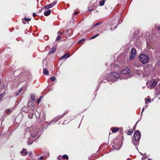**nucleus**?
Listing matches in <instances>:
<instances>
[{
  "mask_svg": "<svg viewBox=\"0 0 160 160\" xmlns=\"http://www.w3.org/2000/svg\"><path fill=\"white\" fill-rule=\"evenodd\" d=\"M144 108H143L142 109V112H141V114H142L143 112V111H144Z\"/></svg>",
  "mask_w": 160,
  "mask_h": 160,
  "instance_id": "37998d69",
  "label": "nucleus"
},
{
  "mask_svg": "<svg viewBox=\"0 0 160 160\" xmlns=\"http://www.w3.org/2000/svg\"><path fill=\"white\" fill-rule=\"evenodd\" d=\"M56 50V48L55 47H53L48 52V54H50L54 52Z\"/></svg>",
  "mask_w": 160,
  "mask_h": 160,
  "instance_id": "f8f14e48",
  "label": "nucleus"
},
{
  "mask_svg": "<svg viewBox=\"0 0 160 160\" xmlns=\"http://www.w3.org/2000/svg\"><path fill=\"white\" fill-rule=\"evenodd\" d=\"M157 84V82L155 80H153L151 81L150 82V85L152 87H154Z\"/></svg>",
  "mask_w": 160,
  "mask_h": 160,
  "instance_id": "9b49d317",
  "label": "nucleus"
},
{
  "mask_svg": "<svg viewBox=\"0 0 160 160\" xmlns=\"http://www.w3.org/2000/svg\"><path fill=\"white\" fill-rule=\"evenodd\" d=\"M11 112V110H8L7 111V113H9Z\"/></svg>",
  "mask_w": 160,
  "mask_h": 160,
  "instance_id": "f704fd0d",
  "label": "nucleus"
},
{
  "mask_svg": "<svg viewBox=\"0 0 160 160\" xmlns=\"http://www.w3.org/2000/svg\"><path fill=\"white\" fill-rule=\"evenodd\" d=\"M1 133L0 132V136H1Z\"/></svg>",
  "mask_w": 160,
  "mask_h": 160,
  "instance_id": "8fccbe9b",
  "label": "nucleus"
},
{
  "mask_svg": "<svg viewBox=\"0 0 160 160\" xmlns=\"http://www.w3.org/2000/svg\"><path fill=\"white\" fill-rule=\"evenodd\" d=\"M39 159H40V160H43V157L42 156H41L40 157V158H39Z\"/></svg>",
  "mask_w": 160,
  "mask_h": 160,
  "instance_id": "e433bc0d",
  "label": "nucleus"
},
{
  "mask_svg": "<svg viewBox=\"0 0 160 160\" xmlns=\"http://www.w3.org/2000/svg\"><path fill=\"white\" fill-rule=\"evenodd\" d=\"M136 67H138V65H137V66H136Z\"/></svg>",
  "mask_w": 160,
  "mask_h": 160,
  "instance_id": "09e8293b",
  "label": "nucleus"
},
{
  "mask_svg": "<svg viewBox=\"0 0 160 160\" xmlns=\"http://www.w3.org/2000/svg\"><path fill=\"white\" fill-rule=\"evenodd\" d=\"M47 10H48V11H45L44 13V15L45 16H48L49 15L51 12V11L50 9H47Z\"/></svg>",
  "mask_w": 160,
  "mask_h": 160,
  "instance_id": "9d476101",
  "label": "nucleus"
},
{
  "mask_svg": "<svg viewBox=\"0 0 160 160\" xmlns=\"http://www.w3.org/2000/svg\"><path fill=\"white\" fill-rule=\"evenodd\" d=\"M78 12L77 11L75 12H74L75 15H77L78 14Z\"/></svg>",
  "mask_w": 160,
  "mask_h": 160,
  "instance_id": "58836bf2",
  "label": "nucleus"
},
{
  "mask_svg": "<svg viewBox=\"0 0 160 160\" xmlns=\"http://www.w3.org/2000/svg\"><path fill=\"white\" fill-rule=\"evenodd\" d=\"M68 31H69V30H66V32H68Z\"/></svg>",
  "mask_w": 160,
  "mask_h": 160,
  "instance_id": "de8ad7c7",
  "label": "nucleus"
},
{
  "mask_svg": "<svg viewBox=\"0 0 160 160\" xmlns=\"http://www.w3.org/2000/svg\"><path fill=\"white\" fill-rule=\"evenodd\" d=\"M23 89L22 88H20L18 90V92H19L20 93L21 92L22 90Z\"/></svg>",
  "mask_w": 160,
  "mask_h": 160,
  "instance_id": "72a5a7b5",
  "label": "nucleus"
},
{
  "mask_svg": "<svg viewBox=\"0 0 160 160\" xmlns=\"http://www.w3.org/2000/svg\"><path fill=\"white\" fill-rule=\"evenodd\" d=\"M43 74L45 75H47L48 74L49 72L46 68H44L43 71Z\"/></svg>",
  "mask_w": 160,
  "mask_h": 160,
  "instance_id": "2eb2a0df",
  "label": "nucleus"
},
{
  "mask_svg": "<svg viewBox=\"0 0 160 160\" xmlns=\"http://www.w3.org/2000/svg\"><path fill=\"white\" fill-rule=\"evenodd\" d=\"M151 102V99L149 98H147L146 100V103H150Z\"/></svg>",
  "mask_w": 160,
  "mask_h": 160,
  "instance_id": "c85d7f7f",
  "label": "nucleus"
},
{
  "mask_svg": "<svg viewBox=\"0 0 160 160\" xmlns=\"http://www.w3.org/2000/svg\"><path fill=\"white\" fill-rule=\"evenodd\" d=\"M22 23H23L24 24H26V22H24V21H23V18H22Z\"/></svg>",
  "mask_w": 160,
  "mask_h": 160,
  "instance_id": "ea45409f",
  "label": "nucleus"
},
{
  "mask_svg": "<svg viewBox=\"0 0 160 160\" xmlns=\"http://www.w3.org/2000/svg\"><path fill=\"white\" fill-rule=\"evenodd\" d=\"M57 3V2L56 1H54L52 3L45 6L43 7V8H45V9L51 8L55 6L56 4Z\"/></svg>",
  "mask_w": 160,
  "mask_h": 160,
  "instance_id": "423d86ee",
  "label": "nucleus"
},
{
  "mask_svg": "<svg viewBox=\"0 0 160 160\" xmlns=\"http://www.w3.org/2000/svg\"><path fill=\"white\" fill-rule=\"evenodd\" d=\"M36 16H37V15L35 12L33 13L32 16H33V17H36Z\"/></svg>",
  "mask_w": 160,
  "mask_h": 160,
  "instance_id": "473e14b6",
  "label": "nucleus"
},
{
  "mask_svg": "<svg viewBox=\"0 0 160 160\" xmlns=\"http://www.w3.org/2000/svg\"><path fill=\"white\" fill-rule=\"evenodd\" d=\"M68 111H66L65 112H64L62 114V115H63V117L64 116H65V115H66V114H67V113H68Z\"/></svg>",
  "mask_w": 160,
  "mask_h": 160,
  "instance_id": "7c9ffc66",
  "label": "nucleus"
},
{
  "mask_svg": "<svg viewBox=\"0 0 160 160\" xmlns=\"http://www.w3.org/2000/svg\"><path fill=\"white\" fill-rule=\"evenodd\" d=\"M160 32V26L158 24H155L154 27V29L153 30V32L157 33Z\"/></svg>",
  "mask_w": 160,
  "mask_h": 160,
  "instance_id": "20e7f679",
  "label": "nucleus"
},
{
  "mask_svg": "<svg viewBox=\"0 0 160 160\" xmlns=\"http://www.w3.org/2000/svg\"><path fill=\"white\" fill-rule=\"evenodd\" d=\"M148 160H152L151 159L149 158Z\"/></svg>",
  "mask_w": 160,
  "mask_h": 160,
  "instance_id": "49530a36",
  "label": "nucleus"
},
{
  "mask_svg": "<svg viewBox=\"0 0 160 160\" xmlns=\"http://www.w3.org/2000/svg\"><path fill=\"white\" fill-rule=\"evenodd\" d=\"M20 153L21 155L25 156L28 154V151L26 149L24 148L20 152Z\"/></svg>",
  "mask_w": 160,
  "mask_h": 160,
  "instance_id": "6e6552de",
  "label": "nucleus"
},
{
  "mask_svg": "<svg viewBox=\"0 0 160 160\" xmlns=\"http://www.w3.org/2000/svg\"><path fill=\"white\" fill-rule=\"evenodd\" d=\"M41 99L42 97H40V98H39L38 99H37V102L38 104L40 102Z\"/></svg>",
  "mask_w": 160,
  "mask_h": 160,
  "instance_id": "cd10ccee",
  "label": "nucleus"
},
{
  "mask_svg": "<svg viewBox=\"0 0 160 160\" xmlns=\"http://www.w3.org/2000/svg\"><path fill=\"white\" fill-rule=\"evenodd\" d=\"M136 124H137V123L135 125H134V126L133 127V130H133V131L134 130H135V129H136Z\"/></svg>",
  "mask_w": 160,
  "mask_h": 160,
  "instance_id": "c9c22d12",
  "label": "nucleus"
},
{
  "mask_svg": "<svg viewBox=\"0 0 160 160\" xmlns=\"http://www.w3.org/2000/svg\"><path fill=\"white\" fill-rule=\"evenodd\" d=\"M86 39L85 38H83L81 40H80L78 42V43L79 44H82L83 42L85 41L86 40Z\"/></svg>",
  "mask_w": 160,
  "mask_h": 160,
  "instance_id": "dca6fc26",
  "label": "nucleus"
},
{
  "mask_svg": "<svg viewBox=\"0 0 160 160\" xmlns=\"http://www.w3.org/2000/svg\"><path fill=\"white\" fill-rule=\"evenodd\" d=\"M62 158L64 159H66L67 160H68L69 159L68 156L66 154L63 155L62 157Z\"/></svg>",
  "mask_w": 160,
  "mask_h": 160,
  "instance_id": "f3484780",
  "label": "nucleus"
},
{
  "mask_svg": "<svg viewBox=\"0 0 160 160\" xmlns=\"http://www.w3.org/2000/svg\"><path fill=\"white\" fill-rule=\"evenodd\" d=\"M56 77L54 76H53L52 77H51L50 78V80H51L52 82H54L56 80Z\"/></svg>",
  "mask_w": 160,
  "mask_h": 160,
  "instance_id": "b1692460",
  "label": "nucleus"
},
{
  "mask_svg": "<svg viewBox=\"0 0 160 160\" xmlns=\"http://www.w3.org/2000/svg\"><path fill=\"white\" fill-rule=\"evenodd\" d=\"M68 53V52L65 53L64 55L61 57L59 59V60H65L68 58L69 57V56Z\"/></svg>",
  "mask_w": 160,
  "mask_h": 160,
  "instance_id": "1a4fd4ad",
  "label": "nucleus"
},
{
  "mask_svg": "<svg viewBox=\"0 0 160 160\" xmlns=\"http://www.w3.org/2000/svg\"><path fill=\"white\" fill-rule=\"evenodd\" d=\"M30 99L32 101H34L35 100V96L34 95H31L30 97Z\"/></svg>",
  "mask_w": 160,
  "mask_h": 160,
  "instance_id": "6ab92c4d",
  "label": "nucleus"
},
{
  "mask_svg": "<svg viewBox=\"0 0 160 160\" xmlns=\"http://www.w3.org/2000/svg\"><path fill=\"white\" fill-rule=\"evenodd\" d=\"M20 93L18 92H17V93H16L15 94L16 96H18L20 94Z\"/></svg>",
  "mask_w": 160,
  "mask_h": 160,
  "instance_id": "4c0bfd02",
  "label": "nucleus"
},
{
  "mask_svg": "<svg viewBox=\"0 0 160 160\" xmlns=\"http://www.w3.org/2000/svg\"><path fill=\"white\" fill-rule=\"evenodd\" d=\"M24 20L27 22H28L31 21V19L30 18H27L26 17H25L24 18Z\"/></svg>",
  "mask_w": 160,
  "mask_h": 160,
  "instance_id": "4be33fe9",
  "label": "nucleus"
},
{
  "mask_svg": "<svg viewBox=\"0 0 160 160\" xmlns=\"http://www.w3.org/2000/svg\"><path fill=\"white\" fill-rule=\"evenodd\" d=\"M43 9H45V8H42V9H41L40 10H39V11L40 12H41L42 11V10Z\"/></svg>",
  "mask_w": 160,
  "mask_h": 160,
  "instance_id": "a19ab883",
  "label": "nucleus"
},
{
  "mask_svg": "<svg viewBox=\"0 0 160 160\" xmlns=\"http://www.w3.org/2000/svg\"><path fill=\"white\" fill-rule=\"evenodd\" d=\"M139 59L141 62L143 64H145L149 61V58L148 56L142 54L139 56Z\"/></svg>",
  "mask_w": 160,
  "mask_h": 160,
  "instance_id": "f03ea898",
  "label": "nucleus"
},
{
  "mask_svg": "<svg viewBox=\"0 0 160 160\" xmlns=\"http://www.w3.org/2000/svg\"><path fill=\"white\" fill-rule=\"evenodd\" d=\"M33 113H29L28 114V118L30 119H32L33 117Z\"/></svg>",
  "mask_w": 160,
  "mask_h": 160,
  "instance_id": "aec40b11",
  "label": "nucleus"
},
{
  "mask_svg": "<svg viewBox=\"0 0 160 160\" xmlns=\"http://www.w3.org/2000/svg\"><path fill=\"white\" fill-rule=\"evenodd\" d=\"M119 130V128L118 127H114L112 129V132L113 133H115L118 132Z\"/></svg>",
  "mask_w": 160,
  "mask_h": 160,
  "instance_id": "4468645a",
  "label": "nucleus"
},
{
  "mask_svg": "<svg viewBox=\"0 0 160 160\" xmlns=\"http://www.w3.org/2000/svg\"><path fill=\"white\" fill-rule=\"evenodd\" d=\"M100 24H101L100 22L97 23H96L95 25H94V26L96 27V26H98L99 25H100Z\"/></svg>",
  "mask_w": 160,
  "mask_h": 160,
  "instance_id": "2f4dec72",
  "label": "nucleus"
},
{
  "mask_svg": "<svg viewBox=\"0 0 160 160\" xmlns=\"http://www.w3.org/2000/svg\"><path fill=\"white\" fill-rule=\"evenodd\" d=\"M63 117V115H61V116H58L57 117H56V119H57V120L58 121V120H60V119H61Z\"/></svg>",
  "mask_w": 160,
  "mask_h": 160,
  "instance_id": "412c9836",
  "label": "nucleus"
},
{
  "mask_svg": "<svg viewBox=\"0 0 160 160\" xmlns=\"http://www.w3.org/2000/svg\"><path fill=\"white\" fill-rule=\"evenodd\" d=\"M4 93L3 92L0 95V101L3 98L4 96Z\"/></svg>",
  "mask_w": 160,
  "mask_h": 160,
  "instance_id": "bb28decb",
  "label": "nucleus"
},
{
  "mask_svg": "<svg viewBox=\"0 0 160 160\" xmlns=\"http://www.w3.org/2000/svg\"><path fill=\"white\" fill-rule=\"evenodd\" d=\"M133 132V130H131V131H128L127 132V134L128 135H131Z\"/></svg>",
  "mask_w": 160,
  "mask_h": 160,
  "instance_id": "5701e85b",
  "label": "nucleus"
},
{
  "mask_svg": "<svg viewBox=\"0 0 160 160\" xmlns=\"http://www.w3.org/2000/svg\"><path fill=\"white\" fill-rule=\"evenodd\" d=\"M108 75L109 77L110 76L112 78H113L116 79L119 78L120 76V75L118 73L115 72H112L111 73Z\"/></svg>",
  "mask_w": 160,
  "mask_h": 160,
  "instance_id": "39448f33",
  "label": "nucleus"
},
{
  "mask_svg": "<svg viewBox=\"0 0 160 160\" xmlns=\"http://www.w3.org/2000/svg\"><path fill=\"white\" fill-rule=\"evenodd\" d=\"M92 9H89V10H88V11H92Z\"/></svg>",
  "mask_w": 160,
  "mask_h": 160,
  "instance_id": "c03bdc74",
  "label": "nucleus"
},
{
  "mask_svg": "<svg viewBox=\"0 0 160 160\" xmlns=\"http://www.w3.org/2000/svg\"><path fill=\"white\" fill-rule=\"evenodd\" d=\"M104 3H105L104 0L101 1H100L99 3V5L100 6H102L104 5Z\"/></svg>",
  "mask_w": 160,
  "mask_h": 160,
  "instance_id": "a211bd4d",
  "label": "nucleus"
},
{
  "mask_svg": "<svg viewBox=\"0 0 160 160\" xmlns=\"http://www.w3.org/2000/svg\"><path fill=\"white\" fill-rule=\"evenodd\" d=\"M61 38V36L60 35H58L56 39V41H58Z\"/></svg>",
  "mask_w": 160,
  "mask_h": 160,
  "instance_id": "393cba45",
  "label": "nucleus"
},
{
  "mask_svg": "<svg viewBox=\"0 0 160 160\" xmlns=\"http://www.w3.org/2000/svg\"><path fill=\"white\" fill-rule=\"evenodd\" d=\"M60 32V34H62V32Z\"/></svg>",
  "mask_w": 160,
  "mask_h": 160,
  "instance_id": "a18cd8bd",
  "label": "nucleus"
},
{
  "mask_svg": "<svg viewBox=\"0 0 160 160\" xmlns=\"http://www.w3.org/2000/svg\"><path fill=\"white\" fill-rule=\"evenodd\" d=\"M22 110L26 113H28V109L26 106H24L22 107Z\"/></svg>",
  "mask_w": 160,
  "mask_h": 160,
  "instance_id": "ddd939ff",
  "label": "nucleus"
},
{
  "mask_svg": "<svg viewBox=\"0 0 160 160\" xmlns=\"http://www.w3.org/2000/svg\"><path fill=\"white\" fill-rule=\"evenodd\" d=\"M99 35V33H98L96 35H95V36H94L92 37L91 38H90V39H94L95 38H96V37H98V36Z\"/></svg>",
  "mask_w": 160,
  "mask_h": 160,
  "instance_id": "a878e982",
  "label": "nucleus"
},
{
  "mask_svg": "<svg viewBox=\"0 0 160 160\" xmlns=\"http://www.w3.org/2000/svg\"><path fill=\"white\" fill-rule=\"evenodd\" d=\"M130 72V70L128 67H126L125 68L123 69L121 72V73L122 74H128Z\"/></svg>",
  "mask_w": 160,
  "mask_h": 160,
  "instance_id": "0eeeda50",
  "label": "nucleus"
},
{
  "mask_svg": "<svg viewBox=\"0 0 160 160\" xmlns=\"http://www.w3.org/2000/svg\"><path fill=\"white\" fill-rule=\"evenodd\" d=\"M136 53V49L134 48H132L129 59L131 60L133 59L135 57Z\"/></svg>",
  "mask_w": 160,
  "mask_h": 160,
  "instance_id": "7ed1b4c3",
  "label": "nucleus"
},
{
  "mask_svg": "<svg viewBox=\"0 0 160 160\" xmlns=\"http://www.w3.org/2000/svg\"><path fill=\"white\" fill-rule=\"evenodd\" d=\"M141 133L139 130H136L134 133L133 139L136 142H134L133 144L135 146H138L139 143V141L141 137Z\"/></svg>",
  "mask_w": 160,
  "mask_h": 160,
  "instance_id": "f257e3e1",
  "label": "nucleus"
},
{
  "mask_svg": "<svg viewBox=\"0 0 160 160\" xmlns=\"http://www.w3.org/2000/svg\"><path fill=\"white\" fill-rule=\"evenodd\" d=\"M31 105L32 106L34 107V104L33 103H32Z\"/></svg>",
  "mask_w": 160,
  "mask_h": 160,
  "instance_id": "79ce46f5",
  "label": "nucleus"
},
{
  "mask_svg": "<svg viewBox=\"0 0 160 160\" xmlns=\"http://www.w3.org/2000/svg\"><path fill=\"white\" fill-rule=\"evenodd\" d=\"M28 154L29 157H30L32 156V151H30L28 152Z\"/></svg>",
  "mask_w": 160,
  "mask_h": 160,
  "instance_id": "c756f323",
  "label": "nucleus"
}]
</instances>
